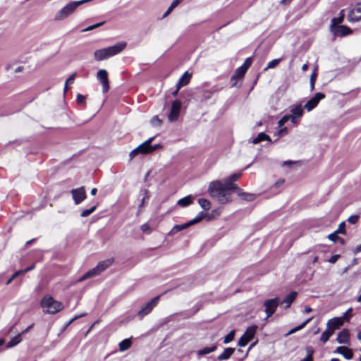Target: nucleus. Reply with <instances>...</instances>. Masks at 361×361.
Returning <instances> with one entry per match:
<instances>
[{
	"instance_id": "1",
	"label": "nucleus",
	"mask_w": 361,
	"mask_h": 361,
	"mask_svg": "<svg viewBox=\"0 0 361 361\" xmlns=\"http://www.w3.org/2000/svg\"><path fill=\"white\" fill-rule=\"evenodd\" d=\"M208 192L212 198L221 204H225L231 200V193L226 191L220 180L211 182L208 187Z\"/></svg>"
},
{
	"instance_id": "2",
	"label": "nucleus",
	"mask_w": 361,
	"mask_h": 361,
	"mask_svg": "<svg viewBox=\"0 0 361 361\" xmlns=\"http://www.w3.org/2000/svg\"><path fill=\"white\" fill-rule=\"evenodd\" d=\"M126 47V42H118L113 46L96 50L94 56L97 61H103L121 52Z\"/></svg>"
},
{
	"instance_id": "3",
	"label": "nucleus",
	"mask_w": 361,
	"mask_h": 361,
	"mask_svg": "<svg viewBox=\"0 0 361 361\" xmlns=\"http://www.w3.org/2000/svg\"><path fill=\"white\" fill-rule=\"evenodd\" d=\"M41 306L44 312L51 314L59 312L63 308L61 302L48 295L43 298L41 301Z\"/></svg>"
},
{
	"instance_id": "4",
	"label": "nucleus",
	"mask_w": 361,
	"mask_h": 361,
	"mask_svg": "<svg viewBox=\"0 0 361 361\" xmlns=\"http://www.w3.org/2000/svg\"><path fill=\"white\" fill-rule=\"evenodd\" d=\"M154 140V137H150L148 140H147L143 143L140 144L139 146H137L135 149L132 150L130 152L129 157L130 159H133L136 155L141 154H149L153 151H154L156 149L160 147L159 145H152L151 143L152 140Z\"/></svg>"
},
{
	"instance_id": "5",
	"label": "nucleus",
	"mask_w": 361,
	"mask_h": 361,
	"mask_svg": "<svg viewBox=\"0 0 361 361\" xmlns=\"http://www.w3.org/2000/svg\"><path fill=\"white\" fill-rule=\"evenodd\" d=\"M85 2V1H71L56 13L54 20L56 21H61L66 19L72 13H73L78 6Z\"/></svg>"
},
{
	"instance_id": "6",
	"label": "nucleus",
	"mask_w": 361,
	"mask_h": 361,
	"mask_svg": "<svg viewBox=\"0 0 361 361\" xmlns=\"http://www.w3.org/2000/svg\"><path fill=\"white\" fill-rule=\"evenodd\" d=\"M257 326L248 327L243 335L240 338L238 345L240 347L245 346L255 336L257 331Z\"/></svg>"
},
{
	"instance_id": "7",
	"label": "nucleus",
	"mask_w": 361,
	"mask_h": 361,
	"mask_svg": "<svg viewBox=\"0 0 361 361\" xmlns=\"http://www.w3.org/2000/svg\"><path fill=\"white\" fill-rule=\"evenodd\" d=\"M280 301L278 298L266 300L264 302L267 319L271 317L276 312L277 307L279 305Z\"/></svg>"
},
{
	"instance_id": "8",
	"label": "nucleus",
	"mask_w": 361,
	"mask_h": 361,
	"mask_svg": "<svg viewBox=\"0 0 361 361\" xmlns=\"http://www.w3.org/2000/svg\"><path fill=\"white\" fill-rule=\"evenodd\" d=\"M159 296H157L152 298L149 302H147L145 307H143L138 312L137 316L142 319L145 315L149 314L154 307L157 306Z\"/></svg>"
},
{
	"instance_id": "9",
	"label": "nucleus",
	"mask_w": 361,
	"mask_h": 361,
	"mask_svg": "<svg viewBox=\"0 0 361 361\" xmlns=\"http://www.w3.org/2000/svg\"><path fill=\"white\" fill-rule=\"evenodd\" d=\"M181 108V102L176 99L172 102L170 112L168 115V119L170 122L176 121L179 117Z\"/></svg>"
},
{
	"instance_id": "10",
	"label": "nucleus",
	"mask_w": 361,
	"mask_h": 361,
	"mask_svg": "<svg viewBox=\"0 0 361 361\" xmlns=\"http://www.w3.org/2000/svg\"><path fill=\"white\" fill-rule=\"evenodd\" d=\"M71 194L72 195L74 203L77 205L80 204L87 197L86 192L83 186L72 189L71 190Z\"/></svg>"
},
{
	"instance_id": "11",
	"label": "nucleus",
	"mask_w": 361,
	"mask_h": 361,
	"mask_svg": "<svg viewBox=\"0 0 361 361\" xmlns=\"http://www.w3.org/2000/svg\"><path fill=\"white\" fill-rule=\"evenodd\" d=\"M330 30L336 37H343L353 32V30L349 27L341 25L330 27Z\"/></svg>"
},
{
	"instance_id": "12",
	"label": "nucleus",
	"mask_w": 361,
	"mask_h": 361,
	"mask_svg": "<svg viewBox=\"0 0 361 361\" xmlns=\"http://www.w3.org/2000/svg\"><path fill=\"white\" fill-rule=\"evenodd\" d=\"M325 98V94L322 92H317L315 95L310 99L304 106V109L307 111L314 109L319 104V102Z\"/></svg>"
},
{
	"instance_id": "13",
	"label": "nucleus",
	"mask_w": 361,
	"mask_h": 361,
	"mask_svg": "<svg viewBox=\"0 0 361 361\" xmlns=\"http://www.w3.org/2000/svg\"><path fill=\"white\" fill-rule=\"evenodd\" d=\"M348 20L350 22H357L361 20V2L357 3L351 8L348 14Z\"/></svg>"
},
{
	"instance_id": "14",
	"label": "nucleus",
	"mask_w": 361,
	"mask_h": 361,
	"mask_svg": "<svg viewBox=\"0 0 361 361\" xmlns=\"http://www.w3.org/2000/svg\"><path fill=\"white\" fill-rule=\"evenodd\" d=\"M97 79L100 81L102 85L103 92H106L109 90V84L108 80V73L104 69H100L97 73Z\"/></svg>"
},
{
	"instance_id": "15",
	"label": "nucleus",
	"mask_w": 361,
	"mask_h": 361,
	"mask_svg": "<svg viewBox=\"0 0 361 361\" xmlns=\"http://www.w3.org/2000/svg\"><path fill=\"white\" fill-rule=\"evenodd\" d=\"M343 318L334 317L327 322L326 326L327 328L334 333L335 330L338 329L343 326Z\"/></svg>"
},
{
	"instance_id": "16",
	"label": "nucleus",
	"mask_w": 361,
	"mask_h": 361,
	"mask_svg": "<svg viewBox=\"0 0 361 361\" xmlns=\"http://www.w3.org/2000/svg\"><path fill=\"white\" fill-rule=\"evenodd\" d=\"M336 341L341 344H350V332L348 329H343L338 334Z\"/></svg>"
},
{
	"instance_id": "17",
	"label": "nucleus",
	"mask_w": 361,
	"mask_h": 361,
	"mask_svg": "<svg viewBox=\"0 0 361 361\" xmlns=\"http://www.w3.org/2000/svg\"><path fill=\"white\" fill-rule=\"evenodd\" d=\"M334 353L342 355L346 360H350L353 357V350L346 346L337 347Z\"/></svg>"
},
{
	"instance_id": "18",
	"label": "nucleus",
	"mask_w": 361,
	"mask_h": 361,
	"mask_svg": "<svg viewBox=\"0 0 361 361\" xmlns=\"http://www.w3.org/2000/svg\"><path fill=\"white\" fill-rule=\"evenodd\" d=\"M297 292L292 291L290 293L287 295L285 298L280 302L281 305H284V308L287 309L290 307L291 304L293 302V301L295 300L297 297Z\"/></svg>"
},
{
	"instance_id": "19",
	"label": "nucleus",
	"mask_w": 361,
	"mask_h": 361,
	"mask_svg": "<svg viewBox=\"0 0 361 361\" xmlns=\"http://www.w3.org/2000/svg\"><path fill=\"white\" fill-rule=\"evenodd\" d=\"M113 262L114 259L112 258L101 261L95 267L96 269H97V271L100 274L102 271H104L106 269L110 267Z\"/></svg>"
},
{
	"instance_id": "20",
	"label": "nucleus",
	"mask_w": 361,
	"mask_h": 361,
	"mask_svg": "<svg viewBox=\"0 0 361 361\" xmlns=\"http://www.w3.org/2000/svg\"><path fill=\"white\" fill-rule=\"evenodd\" d=\"M224 188L226 191L229 190H240V188L228 177L224 180Z\"/></svg>"
},
{
	"instance_id": "21",
	"label": "nucleus",
	"mask_w": 361,
	"mask_h": 361,
	"mask_svg": "<svg viewBox=\"0 0 361 361\" xmlns=\"http://www.w3.org/2000/svg\"><path fill=\"white\" fill-rule=\"evenodd\" d=\"M234 352V348H226L224 349V352L218 356L217 358L220 361L226 360L230 358Z\"/></svg>"
},
{
	"instance_id": "22",
	"label": "nucleus",
	"mask_w": 361,
	"mask_h": 361,
	"mask_svg": "<svg viewBox=\"0 0 361 361\" xmlns=\"http://www.w3.org/2000/svg\"><path fill=\"white\" fill-rule=\"evenodd\" d=\"M98 274H99V273L97 271V269H96V267H94V268L90 269V271H88L87 272H86L82 277H80L79 279H78V282H82L89 278L96 276Z\"/></svg>"
},
{
	"instance_id": "23",
	"label": "nucleus",
	"mask_w": 361,
	"mask_h": 361,
	"mask_svg": "<svg viewBox=\"0 0 361 361\" xmlns=\"http://www.w3.org/2000/svg\"><path fill=\"white\" fill-rule=\"evenodd\" d=\"M344 17H345L344 11H343V10H341L339 13L338 17L334 18L331 19L330 27L339 25L341 23H342L343 22Z\"/></svg>"
},
{
	"instance_id": "24",
	"label": "nucleus",
	"mask_w": 361,
	"mask_h": 361,
	"mask_svg": "<svg viewBox=\"0 0 361 361\" xmlns=\"http://www.w3.org/2000/svg\"><path fill=\"white\" fill-rule=\"evenodd\" d=\"M264 140H267L269 142L271 141V137L269 135H267L264 133H260L257 135V136L255 138L253 139L252 143L256 145Z\"/></svg>"
},
{
	"instance_id": "25",
	"label": "nucleus",
	"mask_w": 361,
	"mask_h": 361,
	"mask_svg": "<svg viewBox=\"0 0 361 361\" xmlns=\"http://www.w3.org/2000/svg\"><path fill=\"white\" fill-rule=\"evenodd\" d=\"M21 341L22 336L19 334L11 339V341L6 344V348H13L20 343Z\"/></svg>"
},
{
	"instance_id": "26",
	"label": "nucleus",
	"mask_w": 361,
	"mask_h": 361,
	"mask_svg": "<svg viewBox=\"0 0 361 361\" xmlns=\"http://www.w3.org/2000/svg\"><path fill=\"white\" fill-rule=\"evenodd\" d=\"M291 114L292 115L291 116H293L295 117H298V118H300L302 116V114H303V109H302V107L300 104L299 105H296L295 106H293L291 110Z\"/></svg>"
},
{
	"instance_id": "27",
	"label": "nucleus",
	"mask_w": 361,
	"mask_h": 361,
	"mask_svg": "<svg viewBox=\"0 0 361 361\" xmlns=\"http://www.w3.org/2000/svg\"><path fill=\"white\" fill-rule=\"evenodd\" d=\"M246 71L247 70L244 67L240 66L235 70V72L234 75L232 76L231 80L242 78L245 75Z\"/></svg>"
},
{
	"instance_id": "28",
	"label": "nucleus",
	"mask_w": 361,
	"mask_h": 361,
	"mask_svg": "<svg viewBox=\"0 0 361 361\" xmlns=\"http://www.w3.org/2000/svg\"><path fill=\"white\" fill-rule=\"evenodd\" d=\"M192 203V197L190 195H188L187 197L180 199L177 202V204L182 207H185L191 204Z\"/></svg>"
},
{
	"instance_id": "29",
	"label": "nucleus",
	"mask_w": 361,
	"mask_h": 361,
	"mask_svg": "<svg viewBox=\"0 0 361 361\" xmlns=\"http://www.w3.org/2000/svg\"><path fill=\"white\" fill-rule=\"evenodd\" d=\"M216 349V345H212L210 347H205V348H203L202 349L198 350L197 355L200 356L205 355L209 354V353L215 351Z\"/></svg>"
},
{
	"instance_id": "30",
	"label": "nucleus",
	"mask_w": 361,
	"mask_h": 361,
	"mask_svg": "<svg viewBox=\"0 0 361 361\" xmlns=\"http://www.w3.org/2000/svg\"><path fill=\"white\" fill-rule=\"evenodd\" d=\"M131 344L132 343L130 339L127 338L123 340L118 345L120 351H125L128 350L130 347Z\"/></svg>"
},
{
	"instance_id": "31",
	"label": "nucleus",
	"mask_w": 361,
	"mask_h": 361,
	"mask_svg": "<svg viewBox=\"0 0 361 361\" xmlns=\"http://www.w3.org/2000/svg\"><path fill=\"white\" fill-rule=\"evenodd\" d=\"M333 332L332 331L329 330L328 328L326 331H324L322 334V336L320 337V341L323 343H325L326 342H327L329 339V338L333 335Z\"/></svg>"
},
{
	"instance_id": "32",
	"label": "nucleus",
	"mask_w": 361,
	"mask_h": 361,
	"mask_svg": "<svg viewBox=\"0 0 361 361\" xmlns=\"http://www.w3.org/2000/svg\"><path fill=\"white\" fill-rule=\"evenodd\" d=\"M312 318H309L307 319L305 322H304L302 324L292 329L291 330H290L287 334H286V336H289L290 334H293L294 333H295L296 331L302 329V328H304L310 321H311Z\"/></svg>"
},
{
	"instance_id": "33",
	"label": "nucleus",
	"mask_w": 361,
	"mask_h": 361,
	"mask_svg": "<svg viewBox=\"0 0 361 361\" xmlns=\"http://www.w3.org/2000/svg\"><path fill=\"white\" fill-rule=\"evenodd\" d=\"M199 204L204 210H209L211 208V203L210 202L204 198H200L198 200Z\"/></svg>"
},
{
	"instance_id": "34",
	"label": "nucleus",
	"mask_w": 361,
	"mask_h": 361,
	"mask_svg": "<svg viewBox=\"0 0 361 361\" xmlns=\"http://www.w3.org/2000/svg\"><path fill=\"white\" fill-rule=\"evenodd\" d=\"M205 216L206 215L204 212H200L196 217H195L193 219L189 221L188 224L190 226L200 222L202 219H203Z\"/></svg>"
},
{
	"instance_id": "35",
	"label": "nucleus",
	"mask_w": 361,
	"mask_h": 361,
	"mask_svg": "<svg viewBox=\"0 0 361 361\" xmlns=\"http://www.w3.org/2000/svg\"><path fill=\"white\" fill-rule=\"evenodd\" d=\"M306 351L307 353L306 357L301 360L300 361H313V358H312V355L314 353L313 348L310 346H308L306 348Z\"/></svg>"
},
{
	"instance_id": "36",
	"label": "nucleus",
	"mask_w": 361,
	"mask_h": 361,
	"mask_svg": "<svg viewBox=\"0 0 361 361\" xmlns=\"http://www.w3.org/2000/svg\"><path fill=\"white\" fill-rule=\"evenodd\" d=\"M281 61H282V58H279V59H274V60L269 61V63L267 64V66L265 68L264 70L266 71L267 69L275 68L276 66L279 65V63Z\"/></svg>"
},
{
	"instance_id": "37",
	"label": "nucleus",
	"mask_w": 361,
	"mask_h": 361,
	"mask_svg": "<svg viewBox=\"0 0 361 361\" xmlns=\"http://www.w3.org/2000/svg\"><path fill=\"white\" fill-rule=\"evenodd\" d=\"M189 226H190V225L188 224V222L183 224L176 225L172 228L171 232L176 233V232L180 231L185 228H187Z\"/></svg>"
},
{
	"instance_id": "38",
	"label": "nucleus",
	"mask_w": 361,
	"mask_h": 361,
	"mask_svg": "<svg viewBox=\"0 0 361 361\" xmlns=\"http://www.w3.org/2000/svg\"><path fill=\"white\" fill-rule=\"evenodd\" d=\"M180 1H173L171 6L169 7V8L166 10V11L163 15V18H166L169 15V13L178 6Z\"/></svg>"
},
{
	"instance_id": "39",
	"label": "nucleus",
	"mask_w": 361,
	"mask_h": 361,
	"mask_svg": "<svg viewBox=\"0 0 361 361\" xmlns=\"http://www.w3.org/2000/svg\"><path fill=\"white\" fill-rule=\"evenodd\" d=\"M96 208H97V205H94L88 209H85L82 212L80 216L82 217H87V216H90L92 213H93L96 210Z\"/></svg>"
},
{
	"instance_id": "40",
	"label": "nucleus",
	"mask_w": 361,
	"mask_h": 361,
	"mask_svg": "<svg viewBox=\"0 0 361 361\" xmlns=\"http://www.w3.org/2000/svg\"><path fill=\"white\" fill-rule=\"evenodd\" d=\"M234 336H235V331H231L229 334H228L224 337V344H228L230 342H231L233 340V338H234Z\"/></svg>"
},
{
	"instance_id": "41",
	"label": "nucleus",
	"mask_w": 361,
	"mask_h": 361,
	"mask_svg": "<svg viewBox=\"0 0 361 361\" xmlns=\"http://www.w3.org/2000/svg\"><path fill=\"white\" fill-rule=\"evenodd\" d=\"M239 195L245 200L252 201L255 199V195L251 193L241 192Z\"/></svg>"
},
{
	"instance_id": "42",
	"label": "nucleus",
	"mask_w": 361,
	"mask_h": 361,
	"mask_svg": "<svg viewBox=\"0 0 361 361\" xmlns=\"http://www.w3.org/2000/svg\"><path fill=\"white\" fill-rule=\"evenodd\" d=\"M75 76H76V73H73L66 80V81L65 82V87H64V92H65L67 91V89H68V83H73L74 80H75Z\"/></svg>"
},
{
	"instance_id": "43",
	"label": "nucleus",
	"mask_w": 361,
	"mask_h": 361,
	"mask_svg": "<svg viewBox=\"0 0 361 361\" xmlns=\"http://www.w3.org/2000/svg\"><path fill=\"white\" fill-rule=\"evenodd\" d=\"M335 231H336V233L345 234V233H346V231H345V223L344 221L341 222L339 224L338 228Z\"/></svg>"
},
{
	"instance_id": "44",
	"label": "nucleus",
	"mask_w": 361,
	"mask_h": 361,
	"mask_svg": "<svg viewBox=\"0 0 361 361\" xmlns=\"http://www.w3.org/2000/svg\"><path fill=\"white\" fill-rule=\"evenodd\" d=\"M316 78H317V73H312V75H310V86L311 91H313V90L314 89V83L316 81Z\"/></svg>"
},
{
	"instance_id": "45",
	"label": "nucleus",
	"mask_w": 361,
	"mask_h": 361,
	"mask_svg": "<svg viewBox=\"0 0 361 361\" xmlns=\"http://www.w3.org/2000/svg\"><path fill=\"white\" fill-rule=\"evenodd\" d=\"M86 98L85 96L80 94H77V98H76V101H77V103L79 105H85V102H86Z\"/></svg>"
},
{
	"instance_id": "46",
	"label": "nucleus",
	"mask_w": 361,
	"mask_h": 361,
	"mask_svg": "<svg viewBox=\"0 0 361 361\" xmlns=\"http://www.w3.org/2000/svg\"><path fill=\"white\" fill-rule=\"evenodd\" d=\"M104 23V22H101V23H98L90 25L89 27H86L85 29H83L82 32H87V31L92 30H94L95 28H97V27H100Z\"/></svg>"
},
{
	"instance_id": "47",
	"label": "nucleus",
	"mask_w": 361,
	"mask_h": 361,
	"mask_svg": "<svg viewBox=\"0 0 361 361\" xmlns=\"http://www.w3.org/2000/svg\"><path fill=\"white\" fill-rule=\"evenodd\" d=\"M22 274H23V271H21V270H18L16 272H15L12 275V276L7 281L6 284L7 285L10 284L12 282V281H13L17 276H18L19 275H20Z\"/></svg>"
},
{
	"instance_id": "48",
	"label": "nucleus",
	"mask_w": 361,
	"mask_h": 361,
	"mask_svg": "<svg viewBox=\"0 0 361 361\" xmlns=\"http://www.w3.org/2000/svg\"><path fill=\"white\" fill-rule=\"evenodd\" d=\"M338 233H336V231H334L328 235V238L334 243L337 242L338 240L340 239V237L338 236Z\"/></svg>"
},
{
	"instance_id": "49",
	"label": "nucleus",
	"mask_w": 361,
	"mask_h": 361,
	"mask_svg": "<svg viewBox=\"0 0 361 361\" xmlns=\"http://www.w3.org/2000/svg\"><path fill=\"white\" fill-rule=\"evenodd\" d=\"M290 118L289 116H283L278 122V125L279 127H282Z\"/></svg>"
},
{
	"instance_id": "50",
	"label": "nucleus",
	"mask_w": 361,
	"mask_h": 361,
	"mask_svg": "<svg viewBox=\"0 0 361 361\" xmlns=\"http://www.w3.org/2000/svg\"><path fill=\"white\" fill-rule=\"evenodd\" d=\"M359 216L358 215H352L348 219V221L352 224H355L358 221Z\"/></svg>"
},
{
	"instance_id": "51",
	"label": "nucleus",
	"mask_w": 361,
	"mask_h": 361,
	"mask_svg": "<svg viewBox=\"0 0 361 361\" xmlns=\"http://www.w3.org/2000/svg\"><path fill=\"white\" fill-rule=\"evenodd\" d=\"M141 230L142 232L148 233V234L150 233L152 231L151 228L149 227V226L147 224H145L142 225Z\"/></svg>"
},
{
	"instance_id": "52",
	"label": "nucleus",
	"mask_w": 361,
	"mask_h": 361,
	"mask_svg": "<svg viewBox=\"0 0 361 361\" xmlns=\"http://www.w3.org/2000/svg\"><path fill=\"white\" fill-rule=\"evenodd\" d=\"M151 123L154 126H160L161 124V121L159 118L157 116H155L152 118Z\"/></svg>"
},
{
	"instance_id": "53",
	"label": "nucleus",
	"mask_w": 361,
	"mask_h": 361,
	"mask_svg": "<svg viewBox=\"0 0 361 361\" xmlns=\"http://www.w3.org/2000/svg\"><path fill=\"white\" fill-rule=\"evenodd\" d=\"M190 77H191V75L188 72H185L182 75V77L179 79L178 81H181V82H184L185 81V80H188V82H189Z\"/></svg>"
},
{
	"instance_id": "54",
	"label": "nucleus",
	"mask_w": 361,
	"mask_h": 361,
	"mask_svg": "<svg viewBox=\"0 0 361 361\" xmlns=\"http://www.w3.org/2000/svg\"><path fill=\"white\" fill-rule=\"evenodd\" d=\"M252 64V59L251 58H247L245 61H244L243 64L242 65L243 67H244L246 70L248 69V68Z\"/></svg>"
},
{
	"instance_id": "55",
	"label": "nucleus",
	"mask_w": 361,
	"mask_h": 361,
	"mask_svg": "<svg viewBox=\"0 0 361 361\" xmlns=\"http://www.w3.org/2000/svg\"><path fill=\"white\" fill-rule=\"evenodd\" d=\"M340 255H332L329 259L328 262L331 264H334L336 261L340 258Z\"/></svg>"
},
{
	"instance_id": "56",
	"label": "nucleus",
	"mask_w": 361,
	"mask_h": 361,
	"mask_svg": "<svg viewBox=\"0 0 361 361\" xmlns=\"http://www.w3.org/2000/svg\"><path fill=\"white\" fill-rule=\"evenodd\" d=\"M352 309L349 308L345 312L343 313V317L341 318H343V321L347 319L348 317H351Z\"/></svg>"
},
{
	"instance_id": "57",
	"label": "nucleus",
	"mask_w": 361,
	"mask_h": 361,
	"mask_svg": "<svg viewBox=\"0 0 361 361\" xmlns=\"http://www.w3.org/2000/svg\"><path fill=\"white\" fill-rule=\"evenodd\" d=\"M241 176V173H233L232 174L231 176H229L228 178L233 181V182H235Z\"/></svg>"
},
{
	"instance_id": "58",
	"label": "nucleus",
	"mask_w": 361,
	"mask_h": 361,
	"mask_svg": "<svg viewBox=\"0 0 361 361\" xmlns=\"http://www.w3.org/2000/svg\"><path fill=\"white\" fill-rule=\"evenodd\" d=\"M188 84V80H185L184 82H181V81H178L176 85V90H179L181 87L186 85Z\"/></svg>"
},
{
	"instance_id": "59",
	"label": "nucleus",
	"mask_w": 361,
	"mask_h": 361,
	"mask_svg": "<svg viewBox=\"0 0 361 361\" xmlns=\"http://www.w3.org/2000/svg\"><path fill=\"white\" fill-rule=\"evenodd\" d=\"M217 91H218V89H216V88H213L212 90H209V91H206L205 93L207 94V95H205V97L207 99L209 98L211 94H212L214 92H216Z\"/></svg>"
},
{
	"instance_id": "60",
	"label": "nucleus",
	"mask_w": 361,
	"mask_h": 361,
	"mask_svg": "<svg viewBox=\"0 0 361 361\" xmlns=\"http://www.w3.org/2000/svg\"><path fill=\"white\" fill-rule=\"evenodd\" d=\"M145 195L142 199L140 206L144 205L145 199L148 198V191L147 190H145Z\"/></svg>"
},
{
	"instance_id": "61",
	"label": "nucleus",
	"mask_w": 361,
	"mask_h": 361,
	"mask_svg": "<svg viewBox=\"0 0 361 361\" xmlns=\"http://www.w3.org/2000/svg\"><path fill=\"white\" fill-rule=\"evenodd\" d=\"M361 252V244L360 245H358L357 246H356L354 249H353V253L354 254H357L358 252Z\"/></svg>"
},
{
	"instance_id": "62",
	"label": "nucleus",
	"mask_w": 361,
	"mask_h": 361,
	"mask_svg": "<svg viewBox=\"0 0 361 361\" xmlns=\"http://www.w3.org/2000/svg\"><path fill=\"white\" fill-rule=\"evenodd\" d=\"M34 326V324H30L28 327H27L25 330H23L20 334H21V336L24 334H26L27 332H28L30 331V329H31Z\"/></svg>"
},
{
	"instance_id": "63",
	"label": "nucleus",
	"mask_w": 361,
	"mask_h": 361,
	"mask_svg": "<svg viewBox=\"0 0 361 361\" xmlns=\"http://www.w3.org/2000/svg\"><path fill=\"white\" fill-rule=\"evenodd\" d=\"M34 268H35V265H32V266H30L29 267H27L24 270H22L23 271V274L27 273V272L32 270Z\"/></svg>"
},
{
	"instance_id": "64",
	"label": "nucleus",
	"mask_w": 361,
	"mask_h": 361,
	"mask_svg": "<svg viewBox=\"0 0 361 361\" xmlns=\"http://www.w3.org/2000/svg\"><path fill=\"white\" fill-rule=\"evenodd\" d=\"M350 265H348V267H345V268L342 270V271H341V275H343V274H345V273H347V272L348 271V270L350 269Z\"/></svg>"
}]
</instances>
